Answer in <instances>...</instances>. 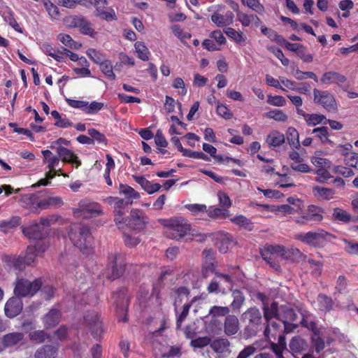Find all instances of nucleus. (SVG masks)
I'll list each match as a JSON object with an SVG mask.
<instances>
[{
  "label": "nucleus",
  "mask_w": 358,
  "mask_h": 358,
  "mask_svg": "<svg viewBox=\"0 0 358 358\" xmlns=\"http://www.w3.org/2000/svg\"><path fill=\"white\" fill-rule=\"evenodd\" d=\"M159 222L163 227L164 236L171 240L180 241L187 236L199 237V241L206 240L207 235L192 232L189 222L182 216H174L168 219H161Z\"/></svg>",
  "instance_id": "f257e3e1"
},
{
  "label": "nucleus",
  "mask_w": 358,
  "mask_h": 358,
  "mask_svg": "<svg viewBox=\"0 0 358 358\" xmlns=\"http://www.w3.org/2000/svg\"><path fill=\"white\" fill-rule=\"evenodd\" d=\"M69 236L73 245L87 255L94 253V249L91 245L90 228L83 224H74L69 232Z\"/></svg>",
  "instance_id": "f03ea898"
},
{
  "label": "nucleus",
  "mask_w": 358,
  "mask_h": 358,
  "mask_svg": "<svg viewBox=\"0 0 358 358\" xmlns=\"http://www.w3.org/2000/svg\"><path fill=\"white\" fill-rule=\"evenodd\" d=\"M241 320L245 324L243 336L245 338H250L256 336L262 331L264 323L262 322V315L259 308L251 307L241 315Z\"/></svg>",
  "instance_id": "7ed1b4c3"
},
{
  "label": "nucleus",
  "mask_w": 358,
  "mask_h": 358,
  "mask_svg": "<svg viewBox=\"0 0 358 358\" xmlns=\"http://www.w3.org/2000/svg\"><path fill=\"white\" fill-rule=\"evenodd\" d=\"M286 248L282 245L265 244L260 248V255L262 259L276 271L281 269L279 261L285 257Z\"/></svg>",
  "instance_id": "20e7f679"
},
{
  "label": "nucleus",
  "mask_w": 358,
  "mask_h": 358,
  "mask_svg": "<svg viewBox=\"0 0 358 358\" xmlns=\"http://www.w3.org/2000/svg\"><path fill=\"white\" fill-rule=\"evenodd\" d=\"M331 236V234L324 229H318L316 231H309L306 233L297 234L295 235V238L310 246L322 248L327 245L328 238Z\"/></svg>",
  "instance_id": "39448f33"
},
{
  "label": "nucleus",
  "mask_w": 358,
  "mask_h": 358,
  "mask_svg": "<svg viewBox=\"0 0 358 358\" xmlns=\"http://www.w3.org/2000/svg\"><path fill=\"white\" fill-rule=\"evenodd\" d=\"M103 209L100 203L88 199L79 201L78 208L74 209L73 214L77 218L88 219L103 215Z\"/></svg>",
  "instance_id": "423d86ee"
},
{
  "label": "nucleus",
  "mask_w": 358,
  "mask_h": 358,
  "mask_svg": "<svg viewBox=\"0 0 358 358\" xmlns=\"http://www.w3.org/2000/svg\"><path fill=\"white\" fill-rule=\"evenodd\" d=\"M42 287L41 278L31 282L24 278H17L15 281L14 294L17 297L34 296Z\"/></svg>",
  "instance_id": "0eeeda50"
},
{
  "label": "nucleus",
  "mask_w": 358,
  "mask_h": 358,
  "mask_svg": "<svg viewBox=\"0 0 358 358\" xmlns=\"http://www.w3.org/2000/svg\"><path fill=\"white\" fill-rule=\"evenodd\" d=\"M314 103L322 106L327 112H338V103L335 96L328 90H313Z\"/></svg>",
  "instance_id": "6e6552de"
},
{
  "label": "nucleus",
  "mask_w": 358,
  "mask_h": 358,
  "mask_svg": "<svg viewBox=\"0 0 358 358\" xmlns=\"http://www.w3.org/2000/svg\"><path fill=\"white\" fill-rule=\"evenodd\" d=\"M84 320L93 338L99 341L103 334L100 315L94 310L87 311L84 315Z\"/></svg>",
  "instance_id": "1a4fd4ad"
},
{
  "label": "nucleus",
  "mask_w": 358,
  "mask_h": 358,
  "mask_svg": "<svg viewBox=\"0 0 358 358\" xmlns=\"http://www.w3.org/2000/svg\"><path fill=\"white\" fill-rule=\"evenodd\" d=\"M113 298L115 300V306L118 315H124L120 321L126 322L128 321L127 310L129 304V299L127 296V290L121 288L113 294Z\"/></svg>",
  "instance_id": "9d476101"
},
{
  "label": "nucleus",
  "mask_w": 358,
  "mask_h": 358,
  "mask_svg": "<svg viewBox=\"0 0 358 358\" xmlns=\"http://www.w3.org/2000/svg\"><path fill=\"white\" fill-rule=\"evenodd\" d=\"M148 222V218L143 210L139 209H132L129 217L125 219L124 225L128 226L134 231H141L145 229Z\"/></svg>",
  "instance_id": "9b49d317"
},
{
  "label": "nucleus",
  "mask_w": 358,
  "mask_h": 358,
  "mask_svg": "<svg viewBox=\"0 0 358 358\" xmlns=\"http://www.w3.org/2000/svg\"><path fill=\"white\" fill-rule=\"evenodd\" d=\"M262 310L263 316L265 320L264 335L266 338H269L271 334L270 320L273 318L279 320L280 307H279L278 302L273 301L270 306L264 304Z\"/></svg>",
  "instance_id": "f8f14e48"
},
{
  "label": "nucleus",
  "mask_w": 358,
  "mask_h": 358,
  "mask_svg": "<svg viewBox=\"0 0 358 358\" xmlns=\"http://www.w3.org/2000/svg\"><path fill=\"white\" fill-rule=\"evenodd\" d=\"M109 258L111 260L107 269L110 271V273L107 275V278L114 280L123 275L125 271V264L123 261V257L120 254L115 255Z\"/></svg>",
  "instance_id": "ddd939ff"
},
{
  "label": "nucleus",
  "mask_w": 358,
  "mask_h": 358,
  "mask_svg": "<svg viewBox=\"0 0 358 358\" xmlns=\"http://www.w3.org/2000/svg\"><path fill=\"white\" fill-rule=\"evenodd\" d=\"M19 202L22 207L28 209L31 213H39V210H41V199L35 194H22Z\"/></svg>",
  "instance_id": "4468645a"
},
{
  "label": "nucleus",
  "mask_w": 358,
  "mask_h": 358,
  "mask_svg": "<svg viewBox=\"0 0 358 358\" xmlns=\"http://www.w3.org/2000/svg\"><path fill=\"white\" fill-rule=\"evenodd\" d=\"M22 231L25 236L34 240H42L48 235L47 230L38 223L27 227H23Z\"/></svg>",
  "instance_id": "2eb2a0df"
},
{
  "label": "nucleus",
  "mask_w": 358,
  "mask_h": 358,
  "mask_svg": "<svg viewBox=\"0 0 358 358\" xmlns=\"http://www.w3.org/2000/svg\"><path fill=\"white\" fill-rule=\"evenodd\" d=\"M20 297H12L5 304L4 311L7 317H15L20 313L22 310V302Z\"/></svg>",
  "instance_id": "dca6fc26"
},
{
  "label": "nucleus",
  "mask_w": 358,
  "mask_h": 358,
  "mask_svg": "<svg viewBox=\"0 0 358 358\" xmlns=\"http://www.w3.org/2000/svg\"><path fill=\"white\" fill-rule=\"evenodd\" d=\"M94 5L96 10V16L107 21L116 19V15L113 9L105 10L107 5L106 0H94Z\"/></svg>",
  "instance_id": "f3484780"
},
{
  "label": "nucleus",
  "mask_w": 358,
  "mask_h": 358,
  "mask_svg": "<svg viewBox=\"0 0 358 358\" xmlns=\"http://www.w3.org/2000/svg\"><path fill=\"white\" fill-rule=\"evenodd\" d=\"M57 153L59 159L65 163L76 164V167L81 165V162L78 157L73 152L65 147L57 148Z\"/></svg>",
  "instance_id": "a211bd4d"
},
{
  "label": "nucleus",
  "mask_w": 358,
  "mask_h": 358,
  "mask_svg": "<svg viewBox=\"0 0 358 358\" xmlns=\"http://www.w3.org/2000/svg\"><path fill=\"white\" fill-rule=\"evenodd\" d=\"M62 317V313L57 308H51L48 313H46L43 318V322L45 329H51L57 326Z\"/></svg>",
  "instance_id": "6ab92c4d"
},
{
  "label": "nucleus",
  "mask_w": 358,
  "mask_h": 358,
  "mask_svg": "<svg viewBox=\"0 0 358 358\" xmlns=\"http://www.w3.org/2000/svg\"><path fill=\"white\" fill-rule=\"evenodd\" d=\"M234 13L228 10L222 15L218 11L215 12L210 17L211 21L219 27L230 25L233 23Z\"/></svg>",
  "instance_id": "aec40b11"
},
{
  "label": "nucleus",
  "mask_w": 358,
  "mask_h": 358,
  "mask_svg": "<svg viewBox=\"0 0 358 358\" xmlns=\"http://www.w3.org/2000/svg\"><path fill=\"white\" fill-rule=\"evenodd\" d=\"M133 178L136 182L139 184L142 189L149 194H152L158 192L162 185L159 183H152L147 180L143 176H133Z\"/></svg>",
  "instance_id": "412c9836"
},
{
  "label": "nucleus",
  "mask_w": 358,
  "mask_h": 358,
  "mask_svg": "<svg viewBox=\"0 0 358 358\" xmlns=\"http://www.w3.org/2000/svg\"><path fill=\"white\" fill-rule=\"evenodd\" d=\"M301 314L302 316L301 320L300 322L301 327L311 331L313 334L320 331V328L317 327V323L314 320L313 314H311L307 310H303Z\"/></svg>",
  "instance_id": "4be33fe9"
},
{
  "label": "nucleus",
  "mask_w": 358,
  "mask_h": 358,
  "mask_svg": "<svg viewBox=\"0 0 358 358\" xmlns=\"http://www.w3.org/2000/svg\"><path fill=\"white\" fill-rule=\"evenodd\" d=\"M239 330V321L236 316L228 315L224 322V331L227 336L235 335Z\"/></svg>",
  "instance_id": "5701e85b"
},
{
  "label": "nucleus",
  "mask_w": 358,
  "mask_h": 358,
  "mask_svg": "<svg viewBox=\"0 0 358 358\" xmlns=\"http://www.w3.org/2000/svg\"><path fill=\"white\" fill-rule=\"evenodd\" d=\"M317 304L318 310L324 313H329L334 307V302L332 298L322 293L317 295Z\"/></svg>",
  "instance_id": "b1692460"
},
{
  "label": "nucleus",
  "mask_w": 358,
  "mask_h": 358,
  "mask_svg": "<svg viewBox=\"0 0 358 358\" xmlns=\"http://www.w3.org/2000/svg\"><path fill=\"white\" fill-rule=\"evenodd\" d=\"M237 20L241 24L243 27H249L252 23L256 27L261 25L262 21L260 18L254 14H248L243 12L237 13Z\"/></svg>",
  "instance_id": "393cba45"
},
{
  "label": "nucleus",
  "mask_w": 358,
  "mask_h": 358,
  "mask_svg": "<svg viewBox=\"0 0 358 358\" xmlns=\"http://www.w3.org/2000/svg\"><path fill=\"white\" fill-rule=\"evenodd\" d=\"M24 334L22 332H11L4 335L1 339L3 345L12 348L24 340Z\"/></svg>",
  "instance_id": "a878e982"
},
{
  "label": "nucleus",
  "mask_w": 358,
  "mask_h": 358,
  "mask_svg": "<svg viewBox=\"0 0 358 358\" xmlns=\"http://www.w3.org/2000/svg\"><path fill=\"white\" fill-rule=\"evenodd\" d=\"M320 80L322 83L325 85L333 83L339 85L346 81V77L336 71H328L322 76Z\"/></svg>",
  "instance_id": "bb28decb"
},
{
  "label": "nucleus",
  "mask_w": 358,
  "mask_h": 358,
  "mask_svg": "<svg viewBox=\"0 0 358 358\" xmlns=\"http://www.w3.org/2000/svg\"><path fill=\"white\" fill-rule=\"evenodd\" d=\"M230 345V342L227 338H217L211 342L210 348L217 354L225 355L231 352Z\"/></svg>",
  "instance_id": "cd10ccee"
},
{
  "label": "nucleus",
  "mask_w": 358,
  "mask_h": 358,
  "mask_svg": "<svg viewBox=\"0 0 358 358\" xmlns=\"http://www.w3.org/2000/svg\"><path fill=\"white\" fill-rule=\"evenodd\" d=\"M313 195L320 200H330L335 195V190L332 188L320 187L315 185L313 187Z\"/></svg>",
  "instance_id": "c85d7f7f"
},
{
  "label": "nucleus",
  "mask_w": 358,
  "mask_h": 358,
  "mask_svg": "<svg viewBox=\"0 0 358 358\" xmlns=\"http://www.w3.org/2000/svg\"><path fill=\"white\" fill-rule=\"evenodd\" d=\"M285 141V135L276 130L270 132L266 138V143L269 147H279L282 145Z\"/></svg>",
  "instance_id": "c756f323"
},
{
  "label": "nucleus",
  "mask_w": 358,
  "mask_h": 358,
  "mask_svg": "<svg viewBox=\"0 0 358 358\" xmlns=\"http://www.w3.org/2000/svg\"><path fill=\"white\" fill-rule=\"evenodd\" d=\"M4 260L8 263V266H13L15 270L19 271L24 270L26 265H27L24 257L8 255L5 257Z\"/></svg>",
  "instance_id": "7c9ffc66"
},
{
  "label": "nucleus",
  "mask_w": 358,
  "mask_h": 358,
  "mask_svg": "<svg viewBox=\"0 0 358 358\" xmlns=\"http://www.w3.org/2000/svg\"><path fill=\"white\" fill-rule=\"evenodd\" d=\"M119 190L120 194L125 196L124 200L127 201V203L130 205L133 203L134 199L140 198V194L128 185L120 184Z\"/></svg>",
  "instance_id": "2f4dec72"
},
{
  "label": "nucleus",
  "mask_w": 358,
  "mask_h": 358,
  "mask_svg": "<svg viewBox=\"0 0 358 358\" xmlns=\"http://www.w3.org/2000/svg\"><path fill=\"white\" fill-rule=\"evenodd\" d=\"M206 213L208 216L213 220H224L230 216L229 210L214 206L207 208Z\"/></svg>",
  "instance_id": "473e14b6"
},
{
  "label": "nucleus",
  "mask_w": 358,
  "mask_h": 358,
  "mask_svg": "<svg viewBox=\"0 0 358 358\" xmlns=\"http://www.w3.org/2000/svg\"><path fill=\"white\" fill-rule=\"evenodd\" d=\"M57 348L52 345H45L38 348L35 354V358H56Z\"/></svg>",
  "instance_id": "72a5a7b5"
},
{
  "label": "nucleus",
  "mask_w": 358,
  "mask_h": 358,
  "mask_svg": "<svg viewBox=\"0 0 358 358\" xmlns=\"http://www.w3.org/2000/svg\"><path fill=\"white\" fill-rule=\"evenodd\" d=\"M286 136L288 143L289 144L291 148L297 150H299L301 148V144L299 142V134L298 131L294 127H289L287 130Z\"/></svg>",
  "instance_id": "f704fd0d"
},
{
  "label": "nucleus",
  "mask_w": 358,
  "mask_h": 358,
  "mask_svg": "<svg viewBox=\"0 0 358 358\" xmlns=\"http://www.w3.org/2000/svg\"><path fill=\"white\" fill-rule=\"evenodd\" d=\"M41 210L56 208L63 205V201L59 196H48L41 199Z\"/></svg>",
  "instance_id": "c9c22d12"
},
{
  "label": "nucleus",
  "mask_w": 358,
  "mask_h": 358,
  "mask_svg": "<svg viewBox=\"0 0 358 358\" xmlns=\"http://www.w3.org/2000/svg\"><path fill=\"white\" fill-rule=\"evenodd\" d=\"M306 348V341L299 336H295L292 338V340L290 341L289 348L292 354L301 353V352L305 350Z\"/></svg>",
  "instance_id": "e433bc0d"
},
{
  "label": "nucleus",
  "mask_w": 358,
  "mask_h": 358,
  "mask_svg": "<svg viewBox=\"0 0 358 358\" xmlns=\"http://www.w3.org/2000/svg\"><path fill=\"white\" fill-rule=\"evenodd\" d=\"M41 152L43 157V163L47 164L48 169H55V167L59 165V156L54 155L49 150H42Z\"/></svg>",
  "instance_id": "4c0bfd02"
},
{
  "label": "nucleus",
  "mask_w": 358,
  "mask_h": 358,
  "mask_svg": "<svg viewBox=\"0 0 358 358\" xmlns=\"http://www.w3.org/2000/svg\"><path fill=\"white\" fill-rule=\"evenodd\" d=\"M297 315L294 310L286 306H281L279 320L281 322H295Z\"/></svg>",
  "instance_id": "58836bf2"
},
{
  "label": "nucleus",
  "mask_w": 358,
  "mask_h": 358,
  "mask_svg": "<svg viewBox=\"0 0 358 358\" xmlns=\"http://www.w3.org/2000/svg\"><path fill=\"white\" fill-rule=\"evenodd\" d=\"M312 134H315L322 143L323 144H333V141L329 139V131L327 127H317L313 129Z\"/></svg>",
  "instance_id": "ea45409f"
},
{
  "label": "nucleus",
  "mask_w": 358,
  "mask_h": 358,
  "mask_svg": "<svg viewBox=\"0 0 358 358\" xmlns=\"http://www.w3.org/2000/svg\"><path fill=\"white\" fill-rule=\"evenodd\" d=\"M44 7L52 20H58L60 18L59 8L50 0H43Z\"/></svg>",
  "instance_id": "a19ab883"
},
{
  "label": "nucleus",
  "mask_w": 358,
  "mask_h": 358,
  "mask_svg": "<svg viewBox=\"0 0 358 358\" xmlns=\"http://www.w3.org/2000/svg\"><path fill=\"white\" fill-rule=\"evenodd\" d=\"M332 217L334 220L342 223H349L352 220L351 215L346 210L340 208H336L334 209Z\"/></svg>",
  "instance_id": "79ce46f5"
},
{
  "label": "nucleus",
  "mask_w": 358,
  "mask_h": 358,
  "mask_svg": "<svg viewBox=\"0 0 358 358\" xmlns=\"http://www.w3.org/2000/svg\"><path fill=\"white\" fill-rule=\"evenodd\" d=\"M21 223V217L19 216H13L8 220H3L0 222V229L1 231L6 232L7 230L15 229Z\"/></svg>",
  "instance_id": "37998d69"
},
{
  "label": "nucleus",
  "mask_w": 358,
  "mask_h": 358,
  "mask_svg": "<svg viewBox=\"0 0 358 358\" xmlns=\"http://www.w3.org/2000/svg\"><path fill=\"white\" fill-rule=\"evenodd\" d=\"M261 32L271 41L276 42L280 45V42H284L283 36L280 35L275 30L268 28L266 26H261Z\"/></svg>",
  "instance_id": "c03bdc74"
},
{
  "label": "nucleus",
  "mask_w": 358,
  "mask_h": 358,
  "mask_svg": "<svg viewBox=\"0 0 358 358\" xmlns=\"http://www.w3.org/2000/svg\"><path fill=\"white\" fill-rule=\"evenodd\" d=\"M99 65L101 72L107 78L110 80H114L115 79L116 76L113 71V64L110 60L106 59Z\"/></svg>",
  "instance_id": "a18cd8bd"
},
{
  "label": "nucleus",
  "mask_w": 358,
  "mask_h": 358,
  "mask_svg": "<svg viewBox=\"0 0 358 358\" xmlns=\"http://www.w3.org/2000/svg\"><path fill=\"white\" fill-rule=\"evenodd\" d=\"M134 48L138 55V57L143 61H148L150 57V51L145 43L141 41H136Z\"/></svg>",
  "instance_id": "49530a36"
},
{
  "label": "nucleus",
  "mask_w": 358,
  "mask_h": 358,
  "mask_svg": "<svg viewBox=\"0 0 358 358\" xmlns=\"http://www.w3.org/2000/svg\"><path fill=\"white\" fill-rule=\"evenodd\" d=\"M48 334L44 330H36L29 333V340L35 343H42L47 338H48Z\"/></svg>",
  "instance_id": "de8ad7c7"
},
{
  "label": "nucleus",
  "mask_w": 358,
  "mask_h": 358,
  "mask_svg": "<svg viewBox=\"0 0 358 358\" xmlns=\"http://www.w3.org/2000/svg\"><path fill=\"white\" fill-rule=\"evenodd\" d=\"M230 220L231 222L239 227H244L249 230L252 229V223L251 220L243 215H236L231 218Z\"/></svg>",
  "instance_id": "09e8293b"
},
{
  "label": "nucleus",
  "mask_w": 358,
  "mask_h": 358,
  "mask_svg": "<svg viewBox=\"0 0 358 358\" xmlns=\"http://www.w3.org/2000/svg\"><path fill=\"white\" fill-rule=\"evenodd\" d=\"M311 341L313 348L317 353L322 351L325 347V341L320 336V331L313 334Z\"/></svg>",
  "instance_id": "8fccbe9b"
},
{
  "label": "nucleus",
  "mask_w": 358,
  "mask_h": 358,
  "mask_svg": "<svg viewBox=\"0 0 358 358\" xmlns=\"http://www.w3.org/2000/svg\"><path fill=\"white\" fill-rule=\"evenodd\" d=\"M306 116L305 121L308 126H316L327 120L325 115L322 114L313 113Z\"/></svg>",
  "instance_id": "3c124183"
},
{
  "label": "nucleus",
  "mask_w": 358,
  "mask_h": 358,
  "mask_svg": "<svg viewBox=\"0 0 358 358\" xmlns=\"http://www.w3.org/2000/svg\"><path fill=\"white\" fill-rule=\"evenodd\" d=\"M3 17L4 20L16 31L22 33V30L20 24L17 23V20L14 17V13L13 11L9 10L8 12L4 13Z\"/></svg>",
  "instance_id": "603ef678"
},
{
  "label": "nucleus",
  "mask_w": 358,
  "mask_h": 358,
  "mask_svg": "<svg viewBox=\"0 0 358 358\" xmlns=\"http://www.w3.org/2000/svg\"><path fill=\"white\" fill-rule=\"evenodd\" d=\"M227 36L231 38L235 43H241L245 41V37L241 31H237L231 27H227L224 29Z\"/></svg>",
  "instance_id": "864d4df0"
},
{
  "label": "nucleus",
  "mask_w": 358,
  "mask_h": 358,
  "mask_svg": "<svg viewBox=\"0 0 358 358\" xmlns=\"http://www.w3.org/2000/svg\"><path fill=\"white\" fill-rule=\"evenodd\" d=\"M266 116L273 119L275 121L285 122L287 120V115L282 110L279 109H273L267 113Z\"/></svg>",
  "instance_id": "5fc2aeb1"
},
{
  "label": "nucleus",
  "mask_w": 358,
  "mask_h": 358,
  "mask_svg": "<svg viewBox=\"0 0 358 358\" xmlns=\"http://www.w3.org/2000/svg\"><path fill=\"white\" fill-rule=\"evenodd\" d=\"M87 133L89 136H91V138H93V144H94L95 141L98 143L106 144L107 138L105 135L96 129H90Z\"/></svg>",
  "instance_id": "6e6d98bb"
},
{
  "label": "nucleus",
  "mask_w": 358,
  "mask_h": 358,
  "mask_svg": "<svg viewBox=\"0 0 358 358\" xmlns=\"http://www.w3.org/2000/svg\"><path fill=\"white\" fill-rule=\"evenodd\" d=\"M86 54L96 64H101L106 59L103 54L94 48L88 49Z\"/></svg>",
  "instance_id": "4d7b16f0"
},
{
  "label": "nucleus",
  "mask_w": 358,
  "mask_h": 358,
  "mask_svg": "<svg viewBox=\"0 0 358 358\" xmlns=\"http://www.w3.org/2000/svg\"><path fill=\"white\" fill-rule=\"evenodd\" d=\"M103 106L104 104L102 102H97L94 101L90 104L87 102L85 108H84V113L90 115L96 114L99 112L103 108Z\"/></svg>",
  "instance_id": "13d9d810"
},
{
  "label": "nucleus",
  "mask_w": 358,
  "mask_h": 358,
  "mask_svg": "<svg viewBox=\"0 0 358 358\" xmlns=\"http://www.w3.org/2000/svg\"><path fill=\"white\" fill-rule=\"evenodd\" d=\"M294 76L299 80H305L308 78L313 79L315 82H318L317 76L315 73L311 71H302L297 69L294 72Z\"/></svg>",
  "instance_id": "bf43d9fd"
},
{
  "label": "nucleus",
  "mask_w": 358,
  "mask_h": 358,
  "mask_svg": "<svg viewBox=\"0 0 358 358\" xmlns=\"http://www.w3.org/2000/svg\"><path fill=\"white\" fill-rule=\"evenodd\" d=\"M192 304L190 303H185L182 306V312L177 317L176 319V328L178 329L181 327L182 322L187 318Z\"/></svg>",
  "instance_id": "052dcab7"
},
{
  "label": "nucleus",
  "mask_w": 358,
  "mask_h": 358,
  "mask_svg": "<svg viewBox=\"0 0 358 358\" xmlns=\"http://www.w3.org/2000/svg\"><path fill=\"white\" fill-rule=\"evenodd\" d=\"M229 312L230 310L227 306H214L210 309L209 314L213 317H227Z\"/></svg>",
  "instance_id": "680f3d73"
},
{
  "label": "nucleus",
  "mask_w": 358,
  "mask_h": 358,
  "mask_svg": "<svg viewBox=\"0 0 358 358\" xmlns=\"http://www.w3.org/2000/svg\"><path fill=\"white\" fill-rule=\"evenodd\" d=\"M267 50L272 52L281 62L283 66H287L289 64V59L285 57L282 51L280 48L269 46L267 47Z\"/></svg>",
  "instance_id": "e2e57ef3"
},
{
  "label": "nucleus",
  "mask_w": 358,
  "mask_h": 358,
  "mask_svg": "<svg viewBox=\"0 0 358 358\" xmlns=\"http://www.w3.org/2000/svg\"><path fill=\"white\" fill-rule=\"evenodd\" d=\"M210 343L211 339L208 336H203L192 339L190 342V345L195 348H202L208 345H210Z\"/></svg>",
  "instance_id": "0e129e2a"
},
{
  "label": "nucleus",
  "mask_w": 358,
  "mask_h": 358,
  "mask_svg": "<svg viewBox=\"0 0 358 358\" xmlns=\"http://www.w3.org/2000/svg\"><path fill=\"white\" fill-rule=\"evenodd\" d=\"M217 197L219 205L222 208L229 210L232 205V202L228 194L224 192L220 191L217 192Z\"/></svg>",
  "instance_id": "69168bd1"
},
{
  "label": "nucleus",
  "mask_w": 358,
  "mask_h": 358,
  "mask_svg": "<svg viewBox=\"0 0 358 358\" xmlns=\"http://www.w3.org/2000/svg\"><path fill=\"white\" fill-rule=\"evenodd\" d=\"M343 242L345 243L344 250L347 253L358 256V243L347 239H344Z\"/></svg>",
  "instance_id": "338daca9"
},
{
  "label": "nucleus",
  "mask_w": 358,
  "mask_h": 358,
  "mask_svg": "<svg viewBox=\"0 0 358 358\" xmlns=\"http://www.w3.org/2000/svg\"><path fill=\"white\" fill-rule=\"evenodd\" d=\"M344 162L347 166L358 170V154L354 152L346 154L344 157Z\"/></svg>",
  "instance_id": "774afa93"
}]
</instances>
